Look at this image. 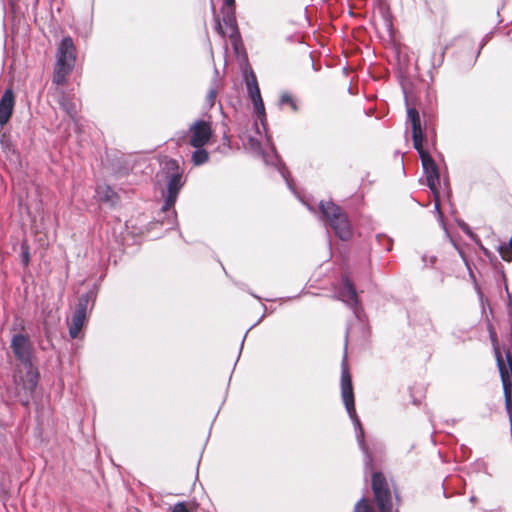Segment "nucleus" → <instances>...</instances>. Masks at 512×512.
Listing matches in <instances>:
<instances>
[{
    "label": "nucleus",
    "instance_id": "obj_17",
    "mask_svg": "<svg viewBox=\"0 0 512 512\" xmlns=\"http://www.w3.org/2000/svg\"><path fill=\"white\" fill-rule=\"evenodd\" d=\"M209 154L205 149L197 148L192 154V161L195 165H201L208 161Z\"/></svg>",
    "mask_w": 512,
    "mask_h": 512
},
{
    "label": "nucleus",
    "instance_id": "obj_13",
    "mask_svg": "<svg viewBox=\"0 0 512 512\" xmlns=\"http://www.w3.org/2000/svg\"><path fill=\"white\" fill-rule=\"evenodd\" d=\"M180 188H181V174L176 173L169 180L168 195L166 197L165 204L162 207L163 211L169 210L174 205Z\"/></svg>",
    "mask_w": 512,
    "mask_h": 512
},
{
    "label": "nucleus",
    "instance_id": "obj_7",
    "mask_svg": "<svg viewBox=\"0 0 512 512\" xmlns=\"http://www.w3.org/2000/svg\"><path fill=\"white\" fill-rule=\"evenodd\" d=\"M190 140L189 143L195 148H201L206 145L212 137V128L207 121H196L190 127Z\"/></svg>",
    "mask_w": 512,
    "mask_h": 512
},
{
    "label": "nucleus",
    "instance_id": "obj_28",
    "mask_svg": "<svg viewBox=\"0 0 512 512\" xmlns=\"http://www.w3.org/2000/svg\"><path fill=\"white\" fill-rule=\"evenodd\" d=\"M263 1H264V3H267V4L269 3V0H263Z\"/></svg>",
    "mask_w": 512,
    "mask_h": 512
},
{
    "label": "nucleus",
    "instance_id": "obj_8",
    "mask_svg": "<svg viewBox=\"0 0 512 512\" xmlns=\"http://www.w3.org/2000/svg\"><path fill=\"white\" fill-rule=\"evenodd\" d=\"M407 116L411 123L412 128V140H413V147L416 150H420L423 147V141H424V133L421 126V119L419 112L414 107H409L407 109Z\"/></svg>",
    "mask_w": 512,
    "mask_h": 512
},
{
    "label": "nucleus",
    "instance_id": "obj_12",
    "mask_svg": "<svg viewBox=\"0 0 512 512\" xmlns=\"http://www.w3.org/2000/svg\"><path fill=\"white\" fill-rule=\"evenodd\" d=\"M266 141V147H262V145L258 142V156H261L263 162L266 165L278 168L281 162L280 157L277 154L275 147L269 143V139Z\"/></svg>",
    "mask_w": 512,
    "mask_h": 512
},
{
    "label": "nucleus",
    "instance_id": "obj_11",
    "mask_svg": "<svg viewBox=\"0 0 512 512\" xmlns=\"http://www.w3.org/2000/svg\"><path fill=\"white\" fill-rule=\"evenodd\" d=\"M14 108V94L11 89L5 91L0 100V125L8 123Z\"/></svg>",
    "mask_w": 512,
    "mask_h": 512
},
{
    "label": "nucleus",
    "instance_id": "obj_6",
    "mask_svg": "<svg viewBox=\"0 0 512 512\" xmlns=\"http://www.w3.org/2000/svg\"><path fill=\"white\" fill-rule=\"evenodd\" d=\"M417 152L422 162L427 186L434 194H437L440 185L439 168L427 150L422 148Z\"/></svg>",
    "mask_w": 512,
    "mask_h": 512
},
{
    "label": "nucleus",
    "instance_id": "obj_4",
    "mask_svg": "<svg viewBox=\"0 0 512 512\" xmlns=\"http://www.w3.org/2000/svg\"><path fill=\"white\" fill-rule=\"evenodd\" d=\"M76 48L70 37H66L62 40L57 55V63L54 73V82L57 85H62L66 81V76L72 71L76 55Z\"/></svg>",
    "mask_w": 512,
    "mask_h": 512
},
{
    "label": "nucleus",
    "instance_id": "obj_20",
    "mask_svg": "<svg viewBox=\"0 0 512 512\" xmlns=\"http://www.w3.org/2000/svg\"><path fill=\"white\" fill-rule=\"evenodd\" d=\"M350 384H352V376L350 374L347 363L343 362L341 371V386Z\"/></svg>",
    "mask_w": 512,
    "mask_h": 512
},
{
    "label": "nucleus",
    "instance_id": "obj_21",
    "mask_svg": "<svg viewBox=\"0 0 512 512\" xmlns=\"http://www.w3.org/2000/svg\"><path fill=\"white\" fill-rule=\"evenodd\" d=\"M498 252L501 258L506 262L512 261V247L510 245H502L499 247Z\"/></svg>",
    "mask_w": 512,
    "mask_h": 512
},
{
    "label": "nucleus",
    "instance_id": "obj_24",
    "mask_svg": "<svg viewBox=\"0 0 512 512\" xmlns=\"http://www.w3.org/2000/svg\"><path fill=\"white\" fill-rule=\"evenodd\" d=\"M22 248H23V262H24V264H25V265H27V264H28V262H29V251H28V247H27L25 244H23V245H22Z\"/></svg>",
    "mask_w": 512,
    "mask_h": 512
},
{
    "label": "nucleus",
    "instance_id": "obj_1",
    "mask_svg": "<svg viewBox=\"0 0 512 512\" xmlns=\"http://www.w3.org/2000/svg\"><path fill=\"white\" fill-rule=\"evenodd\" d=\"M488 330L503 384L505 404L507 409L510 410L512 407V347L506 343L500 346L492 324L488 325Z\"/></svg>",
    "mask_w": 512,
    "mask_h": 512
},
{
    "label": "nucleus",
    "instance_id": "obj_25",
    "mask_svg": "<svg viewBox=\"0 0 512 512\" xmlns=\"http://www.w3.org/2000/svg\"><path fill=\"white\" fill-rule=\"evenodd\" d=\"M166 167L169 170H174V169H178V164L175 160H168L166 162Z\"/></svg>",
    "mask_w": 512,
    "mask_h": 512
},
{
    "label": "nucleus",
    "instance_id": "obj_2",
    "mask_svg": "<svg viewBox=\"0 0 512 512\" xmlns=\"http://www.w3.org/2000/svg\"><path fill=\"white\" fill-rule=\"evenodd\" d=\"M319 210L323 220L342 241H350L353 237V228L346 211L332 201H321Z\"/></svg>",
    "mask_w": 512,
    "mask_h": 512
},
{
    "label": "nucleus",
    "instance_id": "obj_26",
    "mask_svg": "<svg viewBox=\"0 0 512 512\" xmlns=\"http://www.w3.org/2000/svg\"><path fill=\"white\" fill-rule=\"evenodd\" d=\"M224 1L229 6L234 4V0H224Z\"/></svg>",
    "mask_w": 512,
    "mask_h": 512
},
{
    "label": "nucleus",
    "instance_id": "obj_14",
    "mask_svg": "<svg viewBox=\"0 0 512 512\" xmlns=\"http://www.w3.org/2000/svg\"><path fill=\"white\" fill-rule=\"evenodd\" d=\"M86 318V304L79 303L78 309L72 318L69 334L72 338H76L81 331L84 320Z\"/></svg>",
    "mask_w": 512,
    "mask_h": 512
},
{
    "label": "nucleus",
    "instance_id": "obj_15",
    "mask_svg": "<svg viewBox=\"0 0 512 512\" xmlns=\"http://www.w3.org/2000/svg\"><path fill=\"white\" fill-rule=\"evenodd\" d=\"M341 299L350 304L357 305L358 304V295L354 284L349 278L343 279V285L339 292Z\"/></svg>",
    "mask_w": 512,
    "mask_h": 512
},
{
    "label": "nucleus",
    "instance_id": "obj_19",
    "mask_svg": "<svg viewBox=\"0 0 512 512\" xmlns=\"http://www.w3.org/2000/svg\"><path fill=\"white\" fill-rule=\"evenodd\" d=\"M353 512H374V509L367 498H362L356 503Z\"/></svg>",
    "mask_w": 512,
    "mask_h": 512
},
{
    "label": "nucleus",
    "instance_id": "obj_23",
    "mask_svg": "<svg viewBox=\"0 0 512 512\" xmlns=\"http://www.w3.org/2000/svg\"><path fill=\"white\" fill-rule=\"evenodd\" d=\"M257 111H258V119H260L261 116L264 115L265 108H264V104H263V101L261 99L260 91L259 90H258V108H257Z\"/></svg>",
    "mask_w": 512,
    "mask_h": 512
},
{
    "label": "nucleus",
    "instance_id": "obj_16",
    "mask_svg": "<svg viewBox=\"0 0 512 512\" xmlns=\"http://www.w3.org/2000/svg\"><path fill=\"white\" fill-rule=\"evenodd\" d=\"M245 80L251 100L256 105V78L253 71H250L249 74L245 72Z\"/></svg>",
    "mask_w": 512,
    "mask_h": 512
},
{
    "label": "nucleus",
    "instance_id": "obj_5",
    "mask_svg": "<svg viewBox=\"0 0 512 512\" xmlns=\"http://www.w3.org/2000/svg\"><path fill=\"white\" fill-rule=\"evenodd\" d=\"M38 382V372L30 362L21 363L15 375L16 390L19 395L31 394Z\"/></svg>",
    "mask_w": 512,
    "mask_h": 512
},
{
    "label": "nucleus",
    "instance_id": "obj_9",
    "mask_svg": "<svg viewBox=\"0 0 512 512\" xmlns=\"http://www.w3.org/2000/svg\"><path fill=\"white\" fill-rule=\"evenodd\" d=\"M11 346L14 354L21 363L30 362L31 344L27 336L21 334L15 335L12 339Z\"/></svg>",
    "mask_w": 512,
    "mask_h": 512
},
{
    "label": "nucleus",
    "instance_id": "obj_10",
    "mask_svg": "<svg viewBox=\"0 0 512 512\" xmlns=\"http://www.w3.org/2000/svg\"><path fill=\"white\" fill-rule=\"evenodd\" d=\"M341 395L348 414L350 415L351 418L355 419V421L360 427L361 434H363V429L356 414L353 385H342Z\"/></svg>",
    "mask_w": 512,
    "mask_h": 512
},
{
    "label": "nucleus",
    "instance_id": "obj_18",
    "mask_svg": "<svg viewBox=\"0 0 512 512\" xmlns=\"http://www.w3.org/2000/svg\"><path fill=\"white\" fill-rule=\"evenodd\" d=\"M280 104L289 106L294 112L298 111V106L290 93H283L280 97Z\"/></svg>",
    "mask_w": 512,
    "mask_h": 512
},
{
    "label": "nucleus",
    "instance_id": "obj_3",
    "mask_svg": "<svg viewBox=\"0 0 512 512\" xmlns=\"http://www.w3.org/2000/svg\"><path fill=\"white\" fill-rule=\"evenodd\" d=\"M371 489L379 512H392V494L394 493L397 497V490L394 484H389L383 472L375 471L372 473Z\"/></svg>",
    "mask_w": 512,
    "mask_h": 512
},
{
    "label": "nucleus",
    "instance_id": "obj_22",
    "mask_svg": "<svg viewBox=\"0 0 512 512\" xmlns=\"http://www.w3.org/2000/svg\"><path fill=\"white\" fill-rule=\"evenodd\" d=\"M171 512H191L185 503L180 502L173 506Z\"/></svg>",
    "mask_w": 512,
    "mask_h": 512
},
{
    "label": "nucleus",
    "instance_id": "obj_27",
    "mask_svg": "<svg viewBox=\"0 0 512 512\" xmlns=\"http://www.w3.org/2000/svg\"><path fill=\"white\" fill-rule=\"evenodd\" d=\"M218 30L221 31V25L218 23Z\"/></svg>",
    "mask_w": 512,
    "mask_h": 512
}]
</instances>
